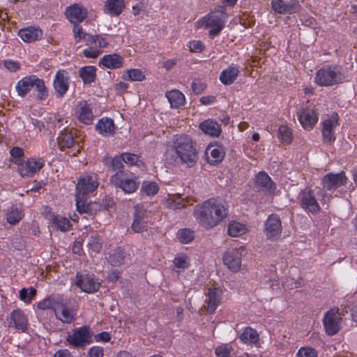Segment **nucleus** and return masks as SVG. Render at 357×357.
<instances>
[{"mask_svg": "<svg viewBox=\"0 0 357 357\" xmlns=\"http://www.w3.org/2000/svg\"><path fill=\"white\" fill-rule=\"evenodd\" d=\"M193 215L202 227L206 229H211L227 217L226 202L220 197L210 198L197 205Z\"/></svg>", "mask_w": 357, "mask_h": 357, "instance_id": "nucleus-1", "label": "nucleus"}, {"mask_svg": "<svg viewBox=\"0 0 357 357\" xmlns=\"http://www.w3.org/2000/svg\"><path fill=\"white\" fill-rule=\"evenodd\" d=\"M172 149L176 153L175 161L191 167L198 159L196 143L188 135H175L172 139Z\"/></svg>", "mask_w": 357, "mask_h": 357, "instance_id": "nucleus-2", "label": "nucleus"}, {"mask_svg": "<svg viewBox=\"0 0 357 357\" xmlns=\"http://www.w3.org/2000/svg\"><path fill=\"white\" fill-rule=\"evenodd\" d=\"M226 19V9L224 6H220L199 18L196 22V27L208 29L209 38L213 39L225 28Z\"/></svg>", "mask_w": 357, "mask_h": 357, "instance_id": "nucleus-3", "label": "nucleus"}, {"mask_svg": "<svg viewBox=\"0 0 357 357\" xmlns=\"http://www.w3.org/2000/svg\"><path fill=\"white\" fill-rule=\"evenodd\" d=\"M314 83L319 86H333L344 82V77L339 66L326 64L317 70Z\"/></svg>", "mask_w": 357, "mask_h": 357, "instance_id": "nucleus-4", "label": "nucleus"}, {"mask_svg": "<svg viewBox=\"0 0 357 357\" xmlns=\"http://www.w3.org/2000/svg\"><path fill=\"white\" fill-rule=\"evenodd\" d=\"M347 183V177L344 172L342 171L339 173L334 174L332 172L324 175L321 179V185L323 189H319L317 195L321 197L320 199L322 204H325L329 201V197L325 190H335L342 185H345Z\"/></svg>", "mask_w": 357, "mask_h": 357, "instance_id": "nucleus-5", "label": "nucleus"}, {"mask_svg": "<svg viewBox=\"0 0 357 357\" xmlns=\"http://www.w3.org/2000/svg\"><path fill=\"white\" fill-rule=\"evenodd\" d=\"M263 232L266 239L271 241L279 240L282 233V220L279 215L271 213L265 220Z\"/></svg>", "mask_w": 357, "mask_h": 357, "instance_id": "nucleus-6", "label": "nucleus"}, {"mask_svg": "<svg viewBox=\"0 0 357 357\" xmlns=\"http://www.w3.org/2000/svg\"><path fill=\"white\" fill-rule=\"evenodd\" d=\"M15 164L22 177H33L44 167L45 162L43 158H30L26 160L15 161Z\"/></svg>", "mask_w": 357, "mask_h": 357, "instance_id": "nucleus-7", "label": "nucleus"}, {"mask_svg": "<svg viewBox=\"0 0 357 357\" xmlns=\"http://www.w3.org/2000/svg\"><path fill=\"white\" fill-rule=\"evenodd\" d=\"M339 120L338 114L334 112L321 122L322 141L324 144H331L335 141V129L339 126Z\"/></svg>", "mask_w": 357, "mask_h": 357, "instance_id": "nucleus-8", "label": "nucleus"}, {"mask_svg": "<svg viewBox=\"0 0 357 357\" xmlns=\"http://www.w3.org/2000/svg\"><path fill=\"white\" fill-rule=\"evenodd\" d=\"M110 182L116 188H121L126 193H132L138 188L139 183L132 176L125 171H118L110 178Z\"/></svg>", "mask_w": 357, "mask_h": 357, "instance_id": "nucleus-9", "label": "nucleus"}, {"mask_svg": "<svg viewBox=\"0 0 357 357\" xmlns=\"http://www.w3.org/2000/svg\"><path fill=\"white\" fill-rule=\"evenodd\" d=\"M342 319L337 307L331 308L326 312L323 318L326 333L329 336L336 335L341 329Z\"/></svg>", "mask_w": 357, "mask_h": 357, "instance_id": "nucleus-10", "label": "nucleus"}, {"mask_svg": "<svg viewBox=\"0 0 357 357\" xmlns=\"http://www.w3.org/2000/svg\"><path fill=\"white\" fill-rule=\"evenodd\" d=\"M66 341L75 348L83 347L90 344L92 342L90 327L84 325L75 328L72 334L67 336Z\"/></svg>", "mask_w": 357, "mask_h": 357, "instance_id": "nucleus-11", "label": "nucleus"}, {"mask_svg": "<svg viewBox=\"0 0 357 357\" xmlns=\"http://www.w3.org/2000/svg\"><path fill=\"white\" fill-rule=\"evenodd\" d=\"M245 251V246L231 248L227 250L222 257V261L225 266L234 273H237L241 267L242 256Z\"/></svg>", "mask_w": 357, "mask_h": 357, "instance_id": "nucleus-12", "label": "nucleus"}, {"mask_svg": "<svg viewBox=\"0 0 357 357\" xmlns=\"http://www.w3.org/2000/svg\"><path fill=\"white\" fill-rule=\"evenodd\" d=\"M300 206L307 213L316 214L320 211L321 207L317 200L314 190L306 188L299 194Z\"/></svg>", "mask_w": 357, "mask_h": 357, "instance_id": "nucleus-13", "label": "nucleus"}, {"mask_svg": "<svg viewBox=\"0 0 357 357\" xmlns=\"http://www.w3.org/2000/svg\"><path fill=\"white\" fill-rule=\"evenodd\" d=\"M150 213L143 206H135L133 220L131 229L135 233H142L146 231L150 222Z\"/></svg>", "mask_w": 357, "mask_h": 357, "instance_id": "nucleus-14", "label": "nucleus"}, {"mask_svg": "<svg viewBox=\"0 0 357 357\" xmlns=\"http://www.w3.org/2000/svg\"><path fill=\"white\" fill-rule=\"evenodd\" d=\"M99 185L96 174L91 173L80 177L76 185V193L89 196L93 193Z\"/></svg>", "mask_w": 357, "mask_h": 357, "instance_id": "nucleus-15", "label": "nucleus"}, {"mask_svg": "<svg viewBox=\"0 0 357 357\" xmlns=\"http://www.w3.org/2000/svg\"><path fill=\"white\" fill-rule=\"evenodd\" d=\"M298 119L305 130H312L319 120V113L314 107H304L298 112Z\"/></svg>", "mask_w": 357, "mask_h": 357, "instance_id": "nucleus-16", "label": "nucleus"}, {"mask_svg": "<svg viewBox=\"0 0 357 357\" xmlns=\"http://www.w3.org/2000/svg\"><path fill=\"white\" fill-rule=\"evenodd\" d=\"M271 8L280 15H291L298 13L301 5L298 0H271Z\"/></svg>", "mask_w": 357, "mask_h": 357, "instance_id": "nucleus-17", "label": "nucleus"}, {"mask_svg": "<svg viewBox=\"0 0 357 357\" xmlns=\"http://www.w3.org/2000/svg\"><path fill=\"white\" fill-rule=\"evenodd\" d=\"M75 116L84 125L92 124L94 119L92 105L84 100L78 101L75 106Z\"/></svg>", "mask_w": 357, "mask_h": 357, "instance_id": "nucleus-18", "label": "nucleus"}, {"mask_svg": "<svg viewBox=\"0 0 357 357\" xmlns=\"http://www.w3.org/2000/svg\"><path fill=\"white\" fill-rule=\"evenodd\" d=\"M53 87L57 98H63L70 87V76L65 70H59L53 79Z\"/></svg>", "mask_w": 357, "mask_h": 357, "instance_id": "nucleus-19", "label": "nucleus"}, {"mask_svg": "<svg viewBox=\"0 0 357 357\" xmlns=\"http://www.w3.org/2000/svg\"><path fill=\"white\" fill-rule=\"evenodd\" d=\"M75 284L84 292L91 294L98 291L100 283L95 280L93 274L77 273Z\"/></svg>", "mask_w": 357, "mask_h": 357, "instance_id": "nucleus-20", "label": "nucleus"}, {"mask_svg": "<svg viewBox=\"0 0 357 357\" xmlns=\"http://www.w3.org/2000/svg\"><path fill=\"white\" fill-rule=\"evenodd\" d=\"M65 15L71 23L79 24L87 17L88 10L82 4L75 3L66 7Z\"/></svg>", "mask_w": 357, "mask_h": 357, "instance_id": "nucleus-21", "label": "nucleus"}, {"mask_svg": "<svg viewBox=\"0 0 357 357\" xmlns=\"http://www.w3.org/2000/svg\"><path fill=\"white\" fill-rule=\"evenodd\" d=\"M205 153L208 163L211 165H217L225 158L226 150L225 146L220 144H209L206 149Z\"/></svg>", "mask_w": 357, "mask_h": 357, "instance_id": "nucleus-22", "label": "nucleus"}, {"mask_svg": "<svg viewBox=\"0 0 357 357\" xmlns=\"http://www.w3.org/2000/svg\"><path fill=\"white\" fill-rule=\"evenodd\" d=\"M55 317L63 324H71L77 319V310L73 307L67 306L62 297V304L58 305L55 310Z\"/></svg>", "mask_w": 357, "mask_h": 357, "instance_id": "nucleus-23", "label": "nucleus"}, {"mask_svg": "<svg viewBox=\"0 0 357 357\" xmlns=\"http://www.w3.org/2000/svg\"><path fill=\"white\" fill-rule=\"evenodd\" d=\"M17 36L24 43H31L42 39L43 31L38 26H29L20 29Z\"/></svg>", "mask_w": 357, "mask_h": 357, "instance_id": "nucleus-24", "label": "nucleus"}, {"mask_svg": "<svg viewBox=\"0 0 357 357\" xmlns=\"http://www.w3.org/2000/svg\"><path fill=\"white\" fill-rule=\"evenodd\" d=\"M255 183L259 190L274 193L276 190L275 182L264 171H261L255 175Z\"/></svg>", "mask_w": 357, "mask_h": 357, "instance_id": "nucleus-25", "label": "nucleus"}, {"mask_svg": "<svg viewBox=\"0 0 357 357\" xmlns=\"http://www.w3.org/2000/svg\"><path fill=\"white\" fill-rule=\"evenodd\" d=\"M10 326L14 327L19 331L21 332H26L28 330V319L24 312L20 309L14 310L10 313Z\"/></svg>", "mask_w": 357, "mask_h": 357, "instance_id": "nucleus-26", "label": "nucleus"}, {"mask_svg": "<svg viewBox=\"0 0 357 357\" xmlns=\"http://www.w3.org/2000/svg\"><path fill=\"white\" fill-rule=\"evenodd\" d=\"M222 295V291L217 287L209 288L207 293L206 312L208 314H213L218 307Z\"/></svg>", "mask_w": 357, "mask_h": 357, "instance_id": "nucleus-27", "label": "nucleus"}, {"mask_svg": "<svg viewBox=\"0 0 357 357\" xmlns=\"http://www.w3.org/2000/svg\"><path fill=\"white\" fill-rule=\"evenodd\" d=\"M115 124L114 120L108 117H102L98 120L96 125V130L103 137H110L115 133Z\"/></svg>", "mask_w": 357, "mask_h": 357, "instance_id": "nucleus-28", "label": "nucleus"}, {"mask_svg": "<svg viewBox=\"0 0 357 357\" xmlns=\"http://www.w3.org/2000/svg\"><path fill=\"white\" fill-rule=\"evenodd\" d=\"M24 212L21 204H12L6 213V220L10 225H16L24 218Z\"/></svg>", "mask_w": 357, "mask_h": 357, "instance_id": "nucleus-29", "label": "nucleus"}, {"mask_svg": "<svg viewBox=\"0 0 357 357\" xmlns=\"http://www.w3.org/2000/svg\"><path fill=\"white\" fill-rule=\"evenodd\" d=\"M36 75L26 76L20 79L15 86V90L19 96L24 98L33 88Z\"/></svg>", "mask_w": 357, "mask_h": 357, "instance_id": "nucleus-30", "label": "nucleus"}, {"mask_svg": "<svg viewBox=\"0 0 357 357\" xmlns=\"http://www.w3.org/2000/svg\"><path fill=\"white\" fill-rule=\"evenodd\" d=\"M63 294H56L44 298L37 303V307L39 310H52L55 313V310H57L58 305L62 304Z\"/></svg>", "mask_w": 357, "mask_h": 357, "instance_id": "nucleus-31", "label": "nucleus"}, {"mask_svg": "<svg viewBox=\"0 0 357 357\" xmlns=\"http://www.w3.org/2000/svg\"><path fill=\"white\" fill-rule=\"evenodd\" d=\"M125 8V0H106L103 6V10L106 14L117 17L123 13Z\"/></svg>", "mask_w": 357, "mask_h": 357, "instance_id": "nucleus-32", "label": "nucleus"}, {"mask_svg": "<svg viewBox=\"0 0 357 357\" xmlns=\"http://www.w3.org/2000/svg\"><path fill=\"white\" fill-rule=\"evenodd\" d=\"M199 129L206 135L219 137L222 133L221 125L212 119L204 120L199 124Z\"/></svg>", "mask_w": 357, "mask_h": 357, "instance_id": "nucleus-33", "label": "nucleus"}, {"mask_svg": "<svg viewBox=\"0 0 357 357\" xmlns=\"http://www.w3.org/2000/svg\"><path fill=\"white\" fill-rule=\"evenodd\" d=\"M86 37L85 41L88 47L83 50L82 54L86 58L96 59L102 53L101 49L98 47V42L94 35L90 34Z\"/></svg>", "mask_w": 357, "mask_h": 357, "instance_id": "nucleus-34", "label": "nucleus"}, {"mask_svg": "<svg viewBox=\"0 0 357 357\" xmlns=\"http://www.w3.org/2000/svg\"><path fill=\"white\" fill-rule=\"evenodd\" d=\"M239 73V68L231 65L220 73L219 79L225 86L231 85L236 81Z\"/></svg>", "mask_w": 357, "mask_h": 357, "instance_id": "nucleus-35", "label": "nucleus"}, {"mask_svg": "<svg viewBox=\"0 0 357 357\" xmlns=\"http://www.w3.org/2000/svg\"><path fill=\"white\" fill-rule=\"evenodd\" d=\"M100 64L109 69H117L123 66V58L119 54H105L100 60Z\"/></svg>", "mask_w": 357, "mask_h": 357, "instance_id": "nucleus-36", "label": "nucleus"}, {"mask_svg": "<svg viewBox=\"0 0 357 357\" xmlns=\"http://www.w3.org/2000/svg\"><path fill=\"white\" fill-rule=\"evenodd\" d=\"M239 340L244 344L257 345L259 342V335L256 329L247 326L239 335Z\"/></svg>", "mask_w": 357, "mask_h": 357, "instance_id": "nucleus-37", "label": "nucleus"}, {"mask_svg": "<svg viewBox=\"0 0 357 357\" xmlns=\"http://www.w3.org/2000/svg\"><path fill=\"white\" fill-rule=\"evenodd\" d=\"M44 120L45 121V123H47V128L45 124V122L34 118L31 119V123L33 125V128L35 129L38 130V131L42 132L44 131L45 129H49L50 128H55L56 124L54 123L55 121L59 123L61 119L59 118V116L56 114L50 115L47 117L44 118Z\"/></svg>", "mask_w": 357, "mask_h": 357, "instance_id": "nucleus-38", "label": "nucleus"}, {"mask_svg": "<svg viewBox=\"0 0 357 357\" xmlns=\"http://www.w3.org/2000/svg\"><path fill=\"white\" fill-rule=\"evenodd\" d=\"M165 96L168 99L172 108L179 109L185 105V97L179 90L174 89L167 91Z\"/></svg>", "mask_w": 357, "mask_h": 357, "instance_id": "nucleus-39", "label": "nucleus"}, {"mask_svg": "<svg viewBox=\"0 0 357 357\" xmlns=\"http://www.w3.org/2000/svg\"><path fill=\"white\" fill-rule=\"evenodd\" d=\"M188 201L181 197L179 194L168 195L165 198V206L172 210L180 209L188 204Z\"/></svg>", "mask_w": 357, "mask_h": 357, "instance_id": "nucleus-40", "label": "nucleus"}, {"mask_svg": "<svg viewBox=\"0 0 357 357\" xmlns=\"http://www.w3.org/2000/svg\"><path fill=\"white\" fill-rule=\"evenodd\" d=\"M87 195L76 193L75 199L77 210L81 214L86 213L90 215H95V212L93 210V204L87 202Z\"/></svg>", "mask_w": 357, "mask_h": 357, "instance_id": "nucleus-41", "label": "nucleus"}, {"mask_svg": "<svg viewBox=\"0 0 357 357\" xmlns=\"http://www.w3.org/2000/svg\"><path fill=\"white\" fill-rule=\"evenodd\" d=\"M96 68L93 66H85L78 70V76L84 84H91L96 79Z\"/></svg>", "mask_w": 357, "mask_h": 357, "instance_id": "nucleus-42", "label": "nucleus"}, {"mask_svg": "<svg viewBox=\"0 0 357 357\" xmlns=\"http://www.w3.org/2000/svg\"><path fill=\"white\" fill-rule=\"evenodd\" d=\"M248 231L246 225L236 222L230 221L227 225V234L231 237H240L245 234Z\"/></svg>", "mask_w": 357, "mask_h": 357, "instance_id": "nucleus-43", "label": "nucleus"}, {"mask_svg": "<svg viewBox=\"0 0 357 357\" xmlns=\"http://www.w3.org/2000/svg\"><path fill=\"white\" fill-rule=\"evenodd\" d=\"M278 138L282 145L290 144L293 139L292 130L287 125L280 126L278 130Z\"/></svg>", "mask_w": 357, "mask_h": 357, "instance_id": "nucleus-44", "label": "nucleus"}, {"mask_svg": "<svg viewBox=\"0 0 357 357\" xmlns=\"http://www.w3.org/2000/svg\"><path fill=\"white\" fill-rule=\"evenodd\" d=\"M57 143L61 151L71 148L75 144L73 134L68 132H61L57 137Z\"/></svg>", "mask_w": 357, "mask_h": 357, "instance_id": "nucleus-45", "label": "nucleus"}, {"mask_svg": "<svg viewBox=\"0 0 357 357\" xmlns=\"http://www.w3.org/2000/svg\"><path fill=\"white\" fill-rule=\"evenodd\" d=\"M33 88L37 92L38 100H45L48 97V89L45 86V81L38 76L36 77Z\"/></svg>", "mask_w": 357, "mask_h": 357, "instance_id": "nucleus-46", "label": "nucleus"}, {"mask_svg": "<svg viewBox=\"0 0 357 357\" xmlns=\"http://www.w3.org/2000/svg\"><path fill=\"white\" fill-rule=\"evenodd\" d=\"M124 258L125 252L121 248H117L109 255L108 262L113 266H118L123 263Z\"/></svg>", "mask_w": 357, "mask_h": 357, "instance_id": "nucleus-47", "label": "nucleus"}, {"mask_svg": "<svg viewBox=\"0 0 357 357\" xmlns=\"http://www.w3.org/2000/svg\"><path fill=\"white\" fill-rule=\"evenodd\" d=\"M123 79L127 81L141 82L146 79V75L142 70L133 68L127 70L123 75Z\"/></svg>", "mask_w": 357, "mask_h": 357, "instance_id": "nucleus-48", "label": "nucleus"}, {"mask_svg": "<svg viewBox=\"0 0 357 357\" xmlns=\"http://www.w3.org/2000/svg\"><path fill=\"white\" fill-rule=\"evenodd\" d=\"M123 162L129 166H137L142 167L144 166V162L141 159V156L132 153H123Z\"/></svg>", "mask_w": 357, "mask_h": 357, "instance_id": "nucleus-49", "label": "nucleus"}, {"mask_svg": "<svg viewBox=\"0 0 357 357\" xmlns=\"http://www.w3.org/2000/svg\"><path fill=\"white\" fill-rule=\"evenodd\" d=\"M52 223L59 230L63 232L70 231L72 228L70 222L66 217L55 215L52 219Z\"/></svg>", "mask_w": 357, "mask_h": 357, "instance_id": "nucleus-50", "label": "nucleus"}, {"mask_svg": "<svg viewBox=\"0 0 357 357\" xmlns=\"http://www.w3.org/2000/svg\"><path fill=\"white\" fill-rule=\"evenodd\" d=\"M87 246L90 252L100 253L102 247V240L98 234H93L89 238Z\"/></svg>", "mask_w": 357, "mask_h": 357, "instance_id": "nucleus-51", "label": "nucleus"}, {"mask_svg": "<svg viewBox=\"0 0 357 357\" xmlns=\"http://www.w3.org/2000/svg\"><path fill=\"white\" fill-rule=\"evenodd\" d=\"M176 236L181 243L188 244L195 238V234L190 229L184 228L178 231Z\"/></svg>", "mask_w": 357, "mask_h": 357, "instance_id": "nucleus-52", "label": "nucleus"}, {"mask_svg": "<svg viewBox=\"0 0 357 357\" xmlns=\"http://www.w3.org/2000/svg\"><path fill=\"white\" fill-rule=\"evenodd\" d=\"M190 261L189 257L186 255L178 254L175 257L173 264L175 268L180 270H185L189 268L190 264Z\"/></svg>", "mask_w": 357, "mask_h": 357, "instance_id": "nucleus-53", "label": "nucleus"}, {"mask_svg": "<svg viewBox=\"0 0 357 357\" xmlns=\"http://www.w3.org/2000/svg\"><path fill=\"white\" fill-rule=\"evenodd\" d=\"M159 186L154 181H145L142 185L141 191L147 196H153L158 192Z\"/></svg>", "mask_w": 357, "mask_h": 357, "instance_id": "nucleus-54", "label": "nucleus"}, {"mask_svg": "<svg viewBox=\"0 0 357 357\" xmlns=\"http://www.w3.org/2000/svg\"><path fill=\"white\" fill-rule=\"evenodd\" d=\"M233 347L229 344H222L215 349V354L218 357H231Z\"/></svg>", "mask_w": 357, "mask_h": 357, "instance_id": "nucleus-55", "label": "nucleus"}, {"mask_svg": "<svg viewBox=\"0 0 357 357\" xmlns=\"http://www.w3.org/2000/svg\"><path fill=\"white\" fill-rule=\"evenodd\" d=\"M190 52L192 53H201L205 49V45L199 40H193L188 42V45Z\"/></svg>", "mask_w": 357, "mask_h": 357, "instance_id": "nucleus-56", "label": "nucleus"}, {"mask_svg": "<svg viewBox=\"0 0 357 357\" xmlns=\"http://www.w3.org/2000/svg\"><path fill=\"white\" fill-rule=\"evenodd\" d=\"M317 351L310 347H301L296 354V357H317Z\"/></svg>", "mask_w": 357, "mask_h": 357, "instance_id": "nucleus-57", "label": "nucleus"}, {"mask_svg": "<svg viewBox=\"0 0 357 357\" xmlns=\"http://www.w3.org/2000/svg\"><path fill=\"white\" fill-rule=\"evenodd\" d=\"M73 28L74 38L76 43L80 42L82 39L86 40V36H89V33L84 32L82 26H79L78 24H75Z\"/></svg>", "mask_w": 357, "mask_h": 357, "instance_id": "nucleus-58", "label": "nucleus"}, {"mask_svg": "<svg viewBox=\"0 0 357 357\" xmlns=\"http://www.w3.org/2000/svg\"><path fill=\"white\" fill-rule=\"evenodd\" d=\"M123 158L122 153L114 157L111 160V167L113 171H123Z\"/></svg>", "mask_w": 357, "mask_h": 357, "instance_id": "nucleus-59", "label": "nucleus"}, {"mask_svg": "<svg viewBox=\"0 0 357 357\" xmlns=\"http://www.w3.org/2000/svg\"><path fill=\"white\" fill-rule=\"evenodd\" d=\"M206 87V85L199 79H195L192 82V90L197 95L202 93Z\"/></svg>", "mask_w": 357, "mask_h": 357, "instance_id": "nucleus-60", "label": "nucleus"}, {"mask_svg": "<svg viewBox=\"0 0 357 357\" xmlns=\"http://www.w3.org/2000/svg\"><path fill=\"white\" fill-rule=\"evenodd\" d=\"M3 66L10 72H16L20 68L19 62L11 60L6 59L3 61Z\"/></svg>", "mask_w": 357, "mask_h": 357, "instance_id": "nucleus-61", "label": "nucleus"}, {"mask_svg": "<svg viewBox=\"0 0 357 357\" xmlns=\"http://www.w3.org/2000/svg\"><path fill=\"white\" fill-rule=\"evenodd\" d=\"M104 349L100 346H93L88 351V357H103Z\"/></svg>", "mask_w": 357, "mask_h": 357, "instance_id": "nucleus-62", "label": "nucleus"}, {"mask_svg": "<svg viewBox=\"0 0 357 357\" xmlns=\"http://www.w3.org/2000/svg\"><path fill=\"white\" fill-rule=\"evenodd\" d=\"M45 183L43 181L34 182L33 186L30 189L26 191V193L28 195L30 192H35L39 194H41L44 190V187L45 185Z\"/></svg>", "mask_w": 357, "mask_h": 357, "instance_id": "nucleus-63", "label": "nucleus"}, {"mask_svg": "<svg viewBox=\"0 0 357 357\" xmlns=\"http://www.w3.org/2000/svg\"><path fill=\"white\" fill-rule=\"evenodd\" d=\"M94 340L97 342H108L111 340V335L108 332H101L94 335Z\"/></svg>", "mask_w": 357, "mask_h": 357, "instance_id": "nucleus-64", "label": "nucleus"}]
</instances>
